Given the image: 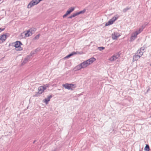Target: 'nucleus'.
<instances>
[{
    "mask_svg": "<svg viewBox=\"0 0 151 151\" xmlns=\"http://www.w3.org/2000/svg\"><path fill=\"white\" fill-rule=\"evenodd\" d=\"M96 60V59L94 57H91L89 59L84 61L81 63L83 69L87 68L88 66L91 65Z\"/></svg>",
    "mask_w": 151,
    "mask_h": 151,
    "instance_id": "nucleus-1",
    "label": "nucleus"
},
{
    "mask_svg": "<svg viewBox=\"0 0 151 151\" xmlns=\"http://www.w3.org/2000/svg\"><path fill=\"white\" fill-rule=\"evenodd\" d=\"M144 150L145 151H149L150 150V148L148 145H146L145 148Z\"/></svg>",
    "mask_w": 151,
    "mask_h": 151,
    "instance_id": "nucleus-19",
    "label": "nucleus"
},
{
    "mask_svg": "<svg viewBox=\"0 0 151 151\" xmlns=\"http://www.w3.org/2000/svg\"><path fill=\"white\" fill-rule=\"evenodd\" d=\"M7 35L6 34H3L0 36V44L3 43L6 40Z\"/></svg>",
    "mask_w": 151,
    "mask_h": 151,
    "instance_id": "nucleus-10",
    "label": "nucleus"
},
{
    "mask_svg": "<svg viewBox=\"0 0 151 151\" xmlns=\"http://www.w3.org/2000/svg\"><path fill=\"white\" fill-rule=\"evenodd\" d=\"M52 97L51 96H49L47 98L43 100V102L46 104H47L49 101H50V98Z\"/></svg>",
    "mask_w": 151,
    "mask_h": 151,
    "instance_id": "nucleus-13",
    "label": "nucleus"
},
{
    "mask_svg": "<svg viewBox=\"0 0 151 151\" xmlns=\"http://www.w3.org/2000/svg\"><path fill=\"white\" fill-rule=\"evenodd\" d=\"M74 7H71L69 8L66 11L65 14L63 16V18H65L71 12H72L74 10Z\"/></svg>",
    "mask_w": 151,
    "mask_h": 151,
    "instance_id": "nucleus-8",
    "label": "nucleus"
},
{
    "mask_svg": "<svg viewBox=\"0 0 151 151\" xmlns=\"http://www.w3.org/2000/svg\"><path fill=\"white\" fill-rule=\"evenodd\" d=\"M140 57L138 55H135L133 57V61L134 62L138 60Z\"/></svg>",
    "mask_w": 151,
    "mask_h": 151,
    "instance_id": "nucleus-15",
    "label": "nucleus"
},
{
    "mask_svg": "<svg viewBox=\"0 0 151 151\" xmlns=\"http://www.w3.org/2000/svg\"><path fill=\"white\" fill-rule=\"evenodd\" d=\"M49 85L46 84L43 86L39 87L38 88V92L37 93L36 96H38L39 95L41 94L48 87Z\"/></svg>",
    "mask_w": 151,
    "mask_h": 151,
    "instance_id": "nucleus-2",
    "label": "nucleus"
},
{
    "mask_svg": "<svg viewBox=\"0 0 151 151\" xmlns=\"http://www.w3.org/2000/svg\"><path fill=\"white\" fill-rule=\"evenodd\" d=\"M75 13L76 16L80 14L79 12H76Z\"/></svg>",
    "mask_w": 151,
    "mask_h": 151,
    "instance_id": "nucleus-24",
    "label": "nucleus"
},
{
    "mask_svg": "<svg viewBox=\"0 0 151 151\" xmlns=\"http://www.w3.org/2000/svg\"><path fill=\"white\" fill-rule=\"evenodd\" d=\"M98 49L99 50L101 51L104 50V47H98Z\"/></svg>",
    "mask_w": 151,
    "mask_h": 151,
    "instance_id": "nucleus-22",
    "label": "nucleus"
},
{
    "mask_svg": "<svg viewBox=\"0 0 151 151\" xmlns=\"http://www.w3.org/2000/svg\"><path fill=\"white\" fill-rule=\"evenodd\" d=\"M121 36L120 33L117 32H113L111 35V38L113 40H117L118 38Z\"/></svg>",
    "mask_w": 151,
    "mask_h": 151,
    "instance_id": "nucleus-6",
    "label": "nucleus"
},
{
    "mask_svg": "<svg viewBox=\"0 0 151 151\" xmlns=\"http://www.w3.org/2000/svg\"><path fill=\"white\" fill-rule=\"evenodd\" d=\"M144 27L142 26L141 27L139 28L138 30L135 31V32L138 35L141 33L143 30L144 29Z\"/></svg>",
    "mask_w": 151,
    "mask_h": 151,
    "instance_id": "nucleus-16",
    "label": "nucleus"
},
{
    "mask_svg": "<svg viewBox=\"0 0 151 151\" xmlns=\"http://www.w3.org/2000/svg\"><path fill=\"white\" fill-rule=\"evenodd\" d=\"M138 34L134 31L132 33L130 38V41H133L137 37Z\"/></svg>",
    "mask_w": 151,
    "mask_h": 151,
    "instance_id": "nucleus-9",
    "label": "nucleus"
},
{
    "mask_svg": "<svg viewBox=\"0 0 151 151\" xmlns=\"http://www.w3.org/2000/svg\"><path fill=\"white\" fill-rule=\"evenodd\" d=\"M23 33L25 35V37H28L32 35V33L31 31L29 30L24 32Z\"/></svg>",
    "mask_w": 151,
    "mask_h": 151,
    "instance_id": "nucleus-11",
    "label": "nucleus"
},
{
    "mask_svg": "<svg viewBox=\"0 0 151 151\" xmlns=\"http://www.w3.org/2000/svg\"><path fill=\"white\" fill-rule=\"evenodd\" d=\"M119 57V55L118 54H114L109 58L108 60L111 62H113L116 60Z\"/></svg>",
    "mask_w": 151,
    "mask_h": 151,
    "instance_id": "nucleus-7",
    "label": "nucleus"
},
{
    "mask_svg": "<svg viewBox=\"0 0 151 151\" xmlns=\"http://www.w3.org/2000/svg\"><path fill=\"white\" fill-rule=\"evenodd\" d=\"M76 16V15L75 13H74L72 15V17H75Z\"/></svg>",
    "mask_w": 151,
    "mask_h": 151,
    "instance_id": "nucleus-23",
    "label": "nucleus"
},
{
    "mask_svg": "<svg viewBox=\"0 0 151 151\" xmlns=\"http://www.w3.org/2000/svg\"><path fill=\"white\" fill-rule=\"evenodd\" d=\"M14 44V47H15L16 50L20 51L23 50V48L21 47L22 44L20 41H17Z\"/></svg>",
    "mask_w": 151,
    "mask_h": 151,
    "instance_id": "nucleus-4",
    "label": "nucleus"
},
{
    "mask_svg": "<svg viewBox=\"0 0 151 151\" xmlns=\"http://www.w3.org/2000/svg\"><path fill=\"white\" fill-rule=\"evenodd\" d=\"M85 12H86V10L85 9H83V10L79 12V14H83L85 13Z\"/></svg>",
    "mask_w": 151,
    "mask_h": 151,
    "instance_id": "nucleus-20",
    "label": "nucleus"
},
{
    "mask_svg": "<svg viewBox=\"0 0 151 151\" xmlns=\"http://www.w3.org/2000/svg\"><path fill=\"white\" fill-rule=\"evenodd\" d=\"M83 69L81 63L76 66L74 68V70L75 71H77L81 70V69Z\"/></svg>",
    "mask_w": 151,
    "mask_h": 151,
    "instance_id": "nucleus-12",
    "label": "nucleus"
},
{
    "mask_svg": "<svg viewBox=\"0 0 151 151\" xmlns=\"http://www.w3.org/2000/svg\"><path fill=\"white\" fill-rule=\"evenodd\" d=\"M72 17H72V15H71V16L70 17V18H72Z\"/></svg>",
    "mask_w": 151,
    "mask_h": 151,
    "instance_id": "nucleus-26",
    "label": "nucleus"
},
{
    "mask_svg": "<svg viewBox=\"0 0 151 151\" xmlns=\"http://www.w3.org/2000/svg\"><path fill=\"white\" fill-rule=\"evenodd\" d=\"M64 88L68 90H73L76 87V85L72 83H66L63 85Z\"/></svg>",
    "mask_w": 151,
    "mask_h": 151,
    "instance_id": "nucleus-3",
    "label": "nucleus"
},
{
    "mask_svg": "<svg viewBox=\"0 0 151 151\" xmlns=\"http://www.w3.org/2000/svg\"><path fill=\"white\" fill-rule=\"evenodd\" d=\"M39 37H40V35H38L35 37L34 39L35 40H37L39 38Z\"/></svg>",
    "mask_w": 151,
    "mask_h": 151,
    "instance_id": "nucleus-21",
    "label": "nucleus"
},
{
    "mask_svg": "<svg viewBox=\"0 0 151 151\" xmlns=\"http://www.w3.org/2000/svg\"><path fill=\"white\" fill-rule=\"evenodd\" d=\"M30 56L29 55L27 56L23 60V61L22 62V63L23 64H25V63H26L27 62L29 59H30Z\"/></svg>",
    "mask_w": 151,
    "mask_h": 151,
    "instance_id": "nucleus-14",
    "label": "nucleus"
},
{
    "mask_svg": "<svg viewBox=\"0 0 151 151\" xmlns=\"http://www.w3.org/2000/svg\"><path fill=\"white\" fill-rule=\"evenodd\" d=\"M138 54L140 57H141L143 54V52L141 51V50H138L137 51Z\"/></svg>",
    "mask_w": 151,
    "mask_h": 151,
    "instance_id": "nucleus-18",
    "label": "nucleus"
},
{
    "mask_svg": "<svg viewBox=\"0 0 151 151\" xmlns=\"http://www.w3.org/2000/svg\"><path fill=\"white\" fill-rule=\"evenodd\" d=\"M118 18V17L117 16L113 17L111 19H109L108 22L105 23V26H107L113 24Z\"/></svg>",
    "mask_w": 151,
    "mask_h": 151,
    "instance_id": "nucleus-5",
    "label": "nucleus"
},
{
    "mask_svg": "<svg viewBox=\"0 0 151 151\" xmlns=\"http://www.w3.org/2000/svg\"><path fill=\"white\" fill-rule=\"evenodd\" d=\"M76 54H77V53L76 52H73L71 53H70V54H69L68 55L66 56L65 58H69L70 57V56Z\"/></svg>",
    "mask_w": 151,
    "mask_h": 151,
    "instance_id": "nucleus-17",
    "label": "nucleus"
},
{
    "mask_svg": "<svg viewBox=\"0 0 151 151\" xmlns=\"http://www.w3.org/2000/svg\"><path fill=\"white\" fill-rule=\"evenodd\" d=\"M150 66H151V64H150Z\"/></svg>",
    "mask_w": 151,
    "mask_h": 151,
    "instance_id": "nucleus-27",
    "label": "nucleus"
},
{
    "mask_svg": "<svg viewBox=\"0 0 151 151\" xmlns=\"http://www.w3.org/2000/svg\"><path fill=\"white\" fill-rule=\"evenodd\" d=\"M4 30V29H2L0 28V32L3 31Z\"/></svg>",
    "mask_w": 151,
    "mask_h": 151,
    "instance_id": "nucleus-25",
    "label": "nucleus"
}]
</instances>
